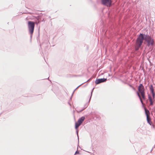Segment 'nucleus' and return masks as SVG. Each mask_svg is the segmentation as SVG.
Segmentation results:
<instances>
[{"instance_id": "nucleus-1", "label": "nucleus", "mask_w": 155, "mask_h": 155, "mask_svg": "<svg viewBox=\"0 0 155 155\" xmlns=\"http://www.w3.org/2000/svg\"><path fill=\"white\" fill-rule=\"evenodd\" d=\"M144 39L147 42L148 46L153 45V41L150 37L147 35H144V36L142 34H140L137 40L135 46L136 50H137L141 46Z\"/></svg>"}, {"instance_id": "nucleus-2", "label": "nucleus", "mask_w": 155, "mask_h": 155, "mask_svg": "<svg viewBox=\"0 0 155 155\" xmlns=\"http://www.w3.org/2000/svg\"><path fill=\"white\" fill-rule=\"evenodd\" d=\"M28 27L29 32L31 34V37L35 27L34 22L31 21H28Z\"/></svg>"}, {"instance_id": "nucleus-3", "label": "nucleus", "mask_w": 155, "mask_h": 155, "mask_svg": "<svg viewBox=\"0 0 155 155\" xmlns=\"http://www.w3.org/2000/svg\"><path fill=\"white\" fill-rule=\"evenodd\" d=\"M139 91L140 93L143 98L145 99V92L143 87L142 84H140L138 88Z\"/></svg>"}, {"instance_id": "nucleus-4", "label": "nucleus", "mask_w": 155, "mask_h": 155, "mask_svg": "<svg viewBox=\"0 0 155 155\" xmlns=\"http://www.w3.org/2000/svg\"><path fill=\"white\" fill-rule=\"evenodd\" d=\"M84 117H82L79 119L77 123L75 124V128L76 129L78 128L82 123L84 119Z\"/></svg>"}, {"instance_id": "nucleus-5", "label": "nucleus", "mask_w": 155, "mask_h": 155, "mask_svg": "<svg viewBox=\"0 0 155 155\" xmlns=\"http://www.w3.org/2000/svg\"><path fill=\"white\" fill-rule=\"evenodd\" d=\"M102 3L107 6H110L111 4V1L110 0H102Z\"/></svg>"}, {"instance_id": "nucleus-6", "label": "nucleus", "mask_w": 155, "mask_h": 155, "mask_svg": "<svg viewBox=\"0 0 155 155\" xmlns=\"http://www.w3.org/2000/svg\"><path fill=\"white\" fill-rule=\"evenodd\" d=\"M107 79L104 78L99 79L96 80L95 83L96 84H98L100 83L104 82Z\"/></svg>"}, {"instance_id": "nucleus-7", "label": "nucleus", "mask_w": 155, "mask_h": 155, "mask_svg": "<svg viewBox=\"0 0 155 155\" xmlns=\"http://www.w3.org/2000/svg\"><path fill=\"white\" fill-rule=\"evenodd\" d=\"M148 97L150 102V105H153V104L154 99H153V98H152L150 95H148Z\"/></svg>"}, {"instance_id": "nucleus-8", "label": "nucleus", "mask_w": 155, "mask_h": 155, "mask_svg": "<svg viewBox=\"0 0 155 155\" xmlns=\"http://www.w3.org/2000/svg\"><path fill=\"white\" fill-rule=\"evenodd\" d=\"M145 113L146 114L147 116V117H148L149 115L148 114H150L149 111L148 110H147V109L146 108H145Z\"/></svg>"}, {"instance_id": "nucleus-9", "label": "nucleus", "mask_w": 155, "mask_h": 155, "mask_svg": "<svg viewBox=\"0 0 155 155\" xmlns=\"http://www.w3.org/2000/svg\"><path fill=\"white\" fill-rule=\"evenodd\" d=\"M147 122L148 123L150 124V125H151V124H152V123L150 121V119H149L148 117H147Z\"/></svg>"}, {"instance_id": "nucleus-10", "label": "nucleus", "mask_w": 155, "mask_h": 155, "mask_svg": "<svg viewBox=\"0 0 155 155\" xmlns=\"http://www.w3.org/2000/svg\"><path fill=\"white\" fill-rule=\"evenodd\" d=\"M137 95L138 96L139 98H140V101H141V103L142 104H143V101H142V100L141 98L140 97V95L139 94V93L138 92H137Z\"/></svg>"}, {"instance_id": "nucleus-11", "label": "nucleus", "mask_w": 155, "mask_h": 155, "mask_svg": "<svg viewBox=\"0 0 155 155\" xmlns=\"http://www.w3.org/2000/svg\"><path fill=\"white\" fill-rule=\"evenodd\" d=\"M150 91L151 92H154V90L153 89V86L152 85H151L150 87Z\"/></svg>"}, {"instance_id": "nucleus-12", "label": "nucleus", "mask_w": 155, "mask_h": 155, "mask_svg": "<svg viewBox=\"0 0 155 155\" xmlns=\"http://www.w3.org/2000/svg\"><path fill=\"white\" fill-rule=\"evenodd\" d=\"M151 93L152 94V96H153L152 98H153V99H154V98H155V94L154 92H151Z\"/></svg>"}, {"instance_id": "nucleus-13", "label": "nucleus", "mask_w": 155, "mask_h": 155, "mask_svg": "<svg viewBox=\"0 0 155 155\" xmlns=\"http://www.w3.org/2000/svg\"><path fill=\"white\" fill-rule=\"evenodd\" d=\"M78 130H77L76 131V132H77V136H78Z\"/></svg>"}, {"instance_id": "nucleus-14", "label": "nucleus", "mask_w": 155, "mask_h": 155, "mask_svg": "<svg viewBox=\"0 0 155 155\" xmlns=\"http://www.w3.org/2000/svg\"><path fill=\"white\" fill-rule=\"evenodd\" d=\"M79 153V152L77 151H76L75 153V154H76V153Z\"/></svg>"}, {"instance_id": "nucleus-15", "label": "nucleus", "mask_w": 155, "mask_h": 155, "mask_svg": "<svg viewBox=\"0 0 155 155\" xmlns=\"http://www.w3.org/2000/svg\"><path fill=\"white\" fill-rule=\"evenodd\" d=\"M93 89H94V88H93V89L92 90V91H91V95H92V91H93Z\"/></svg>"}]
</instances>
